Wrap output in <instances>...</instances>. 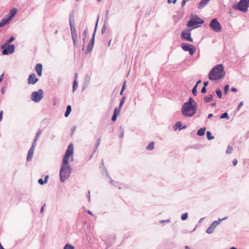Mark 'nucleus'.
<instances>
[{"label": "nucleus", "mask_w": 249, "mask_h": 249, "mask_svg": "<svg viewBox=\"0 0 249 249\" xmlns=\"http://www.w3.org/2000/svg\"><path fill=\"white\" fill-rule=\"evenodd\" d=\"M73 145L72 143L69 145L63 159L62 163L60 169V179L62 182H64L70 176L71 173V168L69 164V158H72Z\"/></svg>", "instance_id": "1"}, {"label": "nucleus", "mask_w": 249, "mask_h": 249, "mask_svg": "<svg viewBox=\"0 0 249 249\" xmlns=\"http://www.w3.org/2000/svg\"><path fill=\"white\" fill-rule=\"evenodd\" d=\"M197 110V103L191 97L189 100L184 103L181 108V112L183 116L191 117L194 116Z\"/></svg>", "instance_id": "2"}, {"label": "nucleus", "mask_w": 249, "mask_h": 249, "mask_svg": "<svg viewBox=\"0 0 249 249\" xmlns=\"http://www.w3.org/2000/svg\"><path fill=\"white\" fill-rule=\"evenodd\" d=\"M225 75V71L222 64H218L214 66L209 73V78L210 80L220 79Z\"/></svg>", "instance_id": "3"}, {"label": "nucleus", "mask_w": 249, "mask_h": 249, "mask_svg": "<svg viewBox=\"0 0 249 249\" xmlns=\"http://www.w3.org/2000/svg\"><path fill=\"white\" fill-rule=\"evenodd\" d=\"M69 22L72 39L74 46L75 47L77 43V36L76 33V30L75 27L74 13L73 11H71L70 14Z\"/></svg>", "instance_id": "4"}, {"label": "nucleus", "mask_w": 249, "mask_h": 249, "mask_svg": "<svg viewBox=\"0 0 249 249\" xmlns=\"http://www.w3.org/2000/svg\"><path fill=\"white\" fill-rule=\"evenodd\" d=\"M204 20L199 18L197 16L195 18H191L187 24V26L195 29L196 27L197 24H202Z\"/></svg>", "instance_id": "5"}, {"label": "nucleus", "mask_w": 249, "mask_h": 249, "mask_svg": "<svg viewBox=\"0 0 249 249\" xmlns=\"http://www.w3.org/2000/svg\"><path fill=\"white\" fill-rule=\"evenodd\" d=\"M209 26L215 32H220L222 27L216 18L213 19L209 24Z\"/></svg>", "instance_id": "6"}, {"label": "nucleus", "mask_w": 249, "mask_h": 249, "mask_svg": "<svg viewBox=\"0 0 249 249\" xmlns=\"http://www.w3.org/2000/svg\"><path fill=\"white\" fill-rule=\"evenodd\" d=\"M98 19H99V17H98L97 21L95 24V27L94 33H93L92 36V38H91V40H90L89 42V43L88 46H87V49L85 52V53L86 54H88L89 53L91 52L92 50V48L93 47V45H94V38H95L96 29H97V27Z\"/></svg>", "instance_id": "7"}, {"label": "nucleus", "mask_w": 249, "mask_h": 249, "mask_svg": "<svg viewBox=\"0 0 249 249\" xmlns=\"http://www.w3.org/2000/svg\"><path fill=\"white\" fill-rule=\"evenodd\" d=\"M182 49L185 52H189V54L193 55L196 52V47L193 44H189L186 43H182L181 44Z\"/></svg>", "instance_id": "8"}, {"label": "nucleus", "mask_w": 249, "mask_h": 249, "mask_svg": "<svg viewBox=\"0 0 249 249\" xmlns=\"http://www.w3.org/2000/svg\"><path fill=\"white\" fill-rule=\"evenodd\" d=\"M43 91L42 89H39L37 91L32 92L31 95L32 100L35 102H38L43 97Z\"/></svg>", "instance_id": "9"}, {"label": "nucleus", "mask_w": 249, "mask_h": 249, "mask_svg": "<svg viewBox=\"0 0 249 249\" xmlns=\"http://www.w3.org/2000/svg\"><path fill=\"white\" fill-rule=\"evenodd\" d=\"M2 49V53L3 55H8L12 54L15 52V45L14 44L8 45L7 46H4L3 44L1 46Z\"/></svg>", "instance_id": "10"}, {"label": "nucleus", "mask_w": 249, "mask_h": 249, "mask_svg": "<svg viewBox=\"0 0 249 249\" xmlns=\"http://www.w3.org/2000/svg\"><path fill=\"white\" fill-rule=\"evenodd\" d=\"M249 5H247L244 3H240V0L237 4H234L232 5V8L234 9L239 10L240 11L246 13L248 10Z\"/></svg>", "instance_id": "11"}, {"label": "nucleus", "mask_w": 249, "mask_h": 249, "mask_svg": "<svg viewBox=\"0 0 249 249\" xmlns=\"http://www.w3.org/2000/svg\"><path fill=\"white\" fill-rule=\"evenodd\" d=\"M191 30H184L181 34V38L182 39L187 40L191 42H193V39L191 37Z\"/></svg>", "instance_id": "12"}, {"label": "nucleus", "mask_w": 249, "mask_h": 249, "mask_svg": "<svg viewBox=\"0 0 249 249\" xmlns=\"http://www.w3.org/2000/svg\"><path fill=\"white\" fill-rule=\"evenodd\" d=\"M38 81V79L36 78V74L34 73L29 75L28 78V84L34 85Z\"/></svg>", "instance_id": "13"}, {"label": "nucleus", "mask_w": 249, "mask_h": 249, "mask_svg": "<svg viewBox=\"0 0 249 249\" xmlns=\"http://www.w3.org/2000/svg\"><path fill=\"white\" fill-rule=\"evenodd\" d=\"M90 80V76L88 74H86L85 78V81L83 85L82 90H84L87 88L89 83Z\"/></svg>", "instance_id": "14"}, {"label": "nucleus", "mask_w": 249, "mask_h": 249, "mask_svg": "<svg viewBox=\"0 0 249 249\" xmlns=\"http://www.w3.org/2000/svg\"><path fill=\"white\" fill-rule=\"evenodd\" d=\"M42 65L40 63H38L36 65L35 67V70L37 72L38 76H41L42 73Z\"/></svg>", "instance_id": "15"}, {"label": "nucleus", "mask_w": 249, "mask_h": 249, "mask_svg": "<svg viewBox=\"0 0 249 249\" xmlns=\"http://www.w3.org/2000/svg\"><path fill=\"white\" fill-rule=\"evenodd\" d=\"M210 0H201L197 5V8L201 9L206 6Z\"/></svg>", "instance_id": "16"}, {"label": "nucleus", "mask_w": 249, "mask_h": 249, "mask_svg": "<svg viewBox=\"0 0 249 249\" xmlns=\"http://www.w3.org/2000/svg\"><path fill=\"white\" fill-rule=\"evenodd\" d=\"M228 218V217H225L223 218H222V219H220L219 218L218 219V220L217 221V220H215L214 221H213L211 224V226L212 227H213L214 229V228L218 225L220 224V222H221L223 220H226Z\"/></svg>", "instance_id": "17"}, {"label": "nucleus", "mask_w": 249, "mask_h": 249, "mask_svg": "<svg viewBox=\"0 0 249 249\" xmlns=\"http://www.w3.org/2000/svg\"><path fill=\"white\" fill-rule=\"evenodd\" d=\"M186 127V126L184 125V126H182V124L181 122H177L175 126H174V130H176L177 128H179V130H180L181 129H183Z\"/></svg>", "instance_id": "18"}, {"label": "nucleus", "mask_w": 249, "mask_h": 249, "mask_svg": "<svg viewBox=\"0 0 249 249\" xmlns=\"http://www.w3.org/2000/svg\"><path fill=\"white\" fill-rule=\"evenodd\" d=\"M34 152V150H33L32 149H30L28 151L27 156V161H30L33 157V155Z\"/></svg>", "instance_id": "19"}, {"label": "nucleus", "mask_w": 249, "mask_h": 249, "mask_svg": "<svg viewBox=\"0 0 249 249\" xmlns=\"http://www.w3.org/2000/svg\"><path fill=\"white\" fill-rule=\"evenodd\" d=\"M101 140V138L100 137V138H99L98 139V140H97V142H96V143H95V144L94 145V149L93 150L91 156L93 155V153H94L96 151L98 147H99V145L100 144Z\"/></svg>", "instance_id": "20"}, {"label": "nucleus", "mask_w": 249, "mask_h": 249, "mask_svg": "<svg viewBox=\"0 0 249 249\" xmlns=\"http://www.w3.org/2000/svg\"><path fill=\"white\" fill-rule=\"evenodd\" d=\"M213 99V95L212 94H209L208 96H205L203 100L205 103H209L212 101Z\"/></svg>", "instance_id": "21"}, {"label": "nucleus", "mask_w": 249, "mask_h": 249, "mask_svg": "<svg viewBox=\"0 0 249 249\" xmlns=\"http://www.w3.org/2000/svg\"><path fill=\"white\" fill-rule=\"evenodd\" d=\"M205 130H206L205 127H202V128L199 129L197 130V135L199 136H203L205 134Z\"/></svg>", "instance_id": "22"}, {"label": "nucleus", "mask_w": 249, "mask_h": 249, "mask_svg": "<svg viewBox=\"0 0 249 249\" xmlns=\"http://www.w3.org/2000/svg\"><path fill=\"white\" fill-rule=\"evenodd\" d=\"M105 168V172L106 173V176L107 178H108L109 179V183L112 184V185H114V180L111 178L110 176H109V174L107 172V169L106 168Z\"/></svg>", "instance_id": "23"}, {"label": "nucleus", "mask_w": 249, "mask_h": 249, "mask_svg": "<svg viewBox=\"0 0 249 249\" xmlns=\"http://www.w3.org/2000/svg\"><path fill=\"white\" fill-rule=\"evenodd\" d=\"M18 12V10L17 8H13L10 11V15L9 16L12 18L15 16L16 13Z\"/></svg>", "instance_id": "24"}, {"label": "nucleus", "mask_w": 249, "mask_h": 249, "mask_svg": "<svg viewBox=\"0 0 249 249\" xmlns=\"http://www.w3.org/2000/svg\"><path fill=\"white\" fill-rule=\"evenodd\" d=\"M71 111V107L70 105H68L67 107V109L65 113V116L66 117H68L69 116Z\"/></svg>", "instance_id": "25"}, {"label": "nucleus", "mask_w": 249, "mask_h": 249, "mask_svg": "<svg viewBox=\"0 0 249 249\" xmlns=\"http://www.w3.org/2000/svg\"><path fill=\"white\" fill-rule=\"evenodd\" d=\"M78 74L77 73H75V78L74 80L73 81V90L74 91L76 89L77 87V76Z\"/></svg>", "instance_id": "26"}, {"label": "nucleus", "mask_w": 249, "mask_h": 249, "mask_svg": "<svg viewBox=\"0 0 249 249\" xmlns=\"http://www.w3.org/2000/svg\"><path fill=\"white\" fill-rule=\"evenodd\" d=\"M154 148V142H149L148 145L146 146V149L148 150H152Z\"/></svg>", "instance_id": "27"}, {"label": "nucleus", "mask_w": 249, "mask_h": 249, "mask_svg": "<svg viewBox=\"0 0 249 249\" xmlns=\"http://www.w3.org/2000/svg\"><path fill=\"white\" fill-rule=\"evenodd\" d=\"M12 18L10 16H5L2 19L6 24H8Z\"/></svg>", "instance_id": "28"}, {"label": "nucleus", "mask_w": 249, "mask_h": 249, "mask_svg": "<svg viewBox=\"0 0 249 249\" xmlns=\"http://www.w3.org/2000/svg\"><path fill=\"white\" fill-rule=\"evenodd\" d=\"M100 168H102L101 173L102 174V175L106 176V173L105 172V168H106V167L104 165L103 160H102V163H101V165Z\"/></svg>", "instance_id": "29"}, {"label": "nucleus", "mask_w": 249, "mask_h": 249, "mask_svg": "<svg viewBox=\"0 0 249 249\" xmlns=\"http://www.w3.org/2000/svg\"><path fill=\"white\" fill-rule=\"evenodd\" d=\"M15 38L14 36H11L4 44V46H7L8 45H10L9 44L14 41Z\"/></svg>", "instance_id": "30"}, {"label": "nucleus", "mask_w": 249, "mask_h": 249, "mask_svg": "<svg viewBox=\"0 0 249 249\" xmlns=\"http://www.w3.org/2000/svg\"><path fill=\"white\" fill-rule=\"evenodd\" d=\"M206 136L208 140H212L214 139V137L212 136L211 132L210 131H207Z\"/></svg>", "instance_id": "31"}, {"label": "nucleus", "mask_w": 249, "mask_h": 249, "mask_svg": "<svg viewBox=\"0 0 249 249\" xmlns=\"http://www.w3.org/2000/svg\"><path fill=\"white\" fill-rule=\"evenodd\" d=\"M216 94L219 99L222 98V93L221 90L219 89H217L215 90Z\"/></svg>", "instance_id": "32"}, {"label": "nucleus", "mask_w": 249, "mask_h": 249, "mask_svg": "<svg viewBox=\"0 0 249 249\" xmlns=\"http://www.w3.org/2000/svg\"><path fill=\"white\" fill-rule=\"evenodd\" d=\"M64 249H74V248L72 245L67 243L65 245Z\"/></svg>", "instance_id": "33"}, {"label": "nucleus", "mask_w": 249, "mask_h": 249, "mask_svg": "<svg viewBox=\"0 0 249 249\" xmlns=\"http://www.w3.org/2000/svg\"><path fill=\"white\" fill-rule=\"evenodd\" d=\"M214 229L210 226L206 230V232L208 234H211L213 232Z\"/></svg>", "instance_id": "34"}, {"label": "nucleus", "mask_w": 249, "mask_h": 249, "mask_svg": "<svg viewBox=\"0 0 249 249\" xmlns=\"http://www.w3.org/2000/svg\"><path fill=\"white\" fill-rule=\"evenodd\" d=\"M125 96H124L122 98L121 100H120V104H119V108H121V107H122L124 101H125Z\"/></svg>", "instance_id": "35"}, {"label": "nucleus", "mask_w": 249, "mask_h": 249, "mask_svg": "<svg viewBox=\"0 0 249 249\" xmlns=\"http://www.w3.org/2000/svg\"><path fill=\"white\" fill-rule=\"evenodd\" d=\"M220 118L221 119H224V118L228 119L229 118L228 114L227 112H224L220 115Z\"/></svg>", "instance_id": "36"}, {"label": "nucleus", "mask_w": 249, "mask_h": 249, "mask_svg": "<svg viewBox=\"0 0 249 249\" xmlns=\"http://www.w3.org/2000/svg\"><path fill=\"white\" fill-rule=\"evenodd\" d=\"M192 93L194 96L197 95V87L196 86H195L192 89Z\"/></svg>", "instance_id": "37"}, {"label": "nucleus", "mask_w": 249, "mask_h": 249, "mask_svg": "<svg viewBox=\"0 0 249 249\" xmlns=\"http://www.w3.org/2000/svg\"><path fill=\"white\" fill-rule=\"evenodd\" d=\"M187 217H188V213H185L181 215V219L182 220L184 221V220H185L186 219H187Z\"/></svg>", "instance_id": "38"}, {"label": "nucleus", "mask_w": 249, "mask_h": 249, "mask_svg": "<svg viewBox=\"0 0 249 249\" xmlns=\"http://www.w3.org/2000/svg\"><path fill=\"white\" fill-rule=\"evenodd\" d=\"M232 150H233L232 147L230 145H228V147H227V149L226 150V153L227 154H231V153Z\"/></svg>", "instance_id": "39"}, {"label": "nucleus", "mask_w": 249, "mask_h": 249, "mask_svg": "<svg viewBox=\"0 0 249 249\" xmlns=\"http://www.w3.org/2000/svg\"><path fill=\"white\" fill-rule=\"evenodd\" d=\"M41 133H42L41 130L40 129H39L36 133L35 139L37 140L38 139L39 137L40 136V135H41Z\"/></svg>", "instance_id": "40"}, {"label": "nucleus", "mask_w": 249, "mask_h": 249, "mask_svg": "<svg viewBox=\"0 0 249 249\" xmlns=\"http://www.w3.org/2000/svg\"><path fill=\"white\" fill-rule=\"evenodd\" d=\"M120 129H121V131L120 132V133L119 134V137L120 138H122L124 137V131L122 128L121 127H120Z\"/></svg>", "instance_id": "41"}, {"label": "nucleus", "mask_w": 249, "mask_h": 249, "mask_svg": "<svg viewBox=\"0 0 249 249\" xmlns=\"http://www.w3.org/2000/svg\"><path fill=\"white\" fill-rule=\"evenodd\" d=\"M37 140L35 139L34 142H33L32 145L30 149H32L33 150H35V148L36 146V142Z\"/></svg>", "instance_id": "42"}, {"label": "nucleus", "mask_w": 249, "mask_h": 249, "mask_svg": "<svg viewBox=\"0 0 249 249\" xmlns=\"http://www.w3.org/2000/svg\"><path fill=\"white\" fill-rule=\"evenodd\" d=\"M229 89V85L228 84L225 85V87H224V94H226L228 93Z\"/></svg>", "instance_id": "43"}, {"label": "nucleus", "mask_w": 249, "mask_h": 249, "mask_svg": "<svg viewBox=\"0 0 249 249\" xmlns=\"http://www.w3.org/2000/svg\"><path fill=\"white\" fill-rule=\"evenodd\" d=\"M107 26L106 24L105 23L102 27V30H101V34H104L106 30Z\"/></svg>", "instance_id": "44"}, {"label": "nucleus", "mask_w": 249, "mask_h": 249, "mask_svg": "<svg viewBox=\"0 0 249 249\" xmlns=\"http://www.w3.org/2000/svg\"><path fill=\"white\" fill-rule=\"evenodd\" d=\"M120 108H118L117 107H116L114 110V112H113V114H115V115H118V114L120 112Z\"/></svg>", "instance_id": "45"}, {"label": "nucleus", "mask_w": 249, "mask_h": 249, "mask_svg": "<svg viewBox=\"0 0 249 249\" xmlns=\"http://www.w3.org/2000/svg\"><path fill=\"white\" fill-rule=\"evenodd\" d=\"M38 183L40 185H44V184L46 183V182H45V181L43 180L42 178H39L38 179Z\"/></svg>", "instance_id": "46"}, {"label": "nucleus", "mask_w": 249, "mask_h": 249, "mask_svg": "<svg viewBox=\"0 0 249 249\" xmlns=\"http://www.w3.org/2000/svg\"><path fill=\"white\" fill-rule=\"evenodd\" d=\"M117 115H115V114H113L112 116V118H111V120L113 121V122H115L116 121V119H117Z\"/></svg>", "instance_id": "47"}, {"label": "nucleus", "mask_w": 249, "mask_h": 249, "mask_svg": "<svg viewBox=\"0 0 249 249\" xmlns=\"http://www.w3.org/2000/svg\"><path fill=\"white\" fill-rule=\"evenodd\" d=\"M243 102L242 101L238 105L237 107V110H239L240 108V107L243 105Z\"/></svg>", "instance_id": "48"}, {"label": "nucleus", "mask_w": 249, "mask_h": 249, "mask_svg": "<svg viewBox=\"0 0 249 249\" xmlns=\"http://www.w3.org/2000/svg\"><path fill=\"white\" fill-rule=\"evenodd\" d=\"M170 221L169 219L167 220H161L159 221L160 223H168Z\"/></svg>", "instance_id": "49"}, {"label": "nucleus", "mask_w": 249, "mask_h": 249, "mask_svg": "<svg viewBox=\"0 0 249 249\" xmlns=\"http://www.w3.org/2000/svg\"><path fill=\"white\" fill-rule=\"evenodd\" d=\"M5 25H6L5 23L4 22V20H2L1 19V20L0 21V28H1L3 26H4Z\"/></svg>", "instance_id": "50"}, {"label": "nucleus", "mask_w": 249, "mask_h": 249, "mask_svg": "<svg viewBox=\"0 0 249 249\" xmlns=\"http://www.w3.org/2000/svg\"><path fill=\"white\" fill-rule=\"evenodd\" d=\"M86 37H84L83 38V41L84 42V45H83L82 46V50H84V47H85V44L86 43Z\"/></svg>", "instance_id": "51"}, {"label": "nucleus", "mask_w": 249, "mask_h": 249, "mask_svg": "<svg viewBox=\"0 0 249 249\" xmlns=\"http://www.w3.org/2000/svg\"><path fill=\"white\" fill-rule=\"evenodd\" d=\"M201 92L202 93H205L206 92V88L205 87H203L201 90Z\"/></svg>", "instance_id": "52"}, {"label": "nucleus", "mask_w": 249, "mask_h": 249, "mask_svg": "<svg viewBox=\"0 0 249 249\" xmlns=\"http://www.w3.org/2000/svg\"><path fill=\"white\" fill-rule=\"evenodd\" d=\"M232 163L234 166H236L237 164V160L235 159L232 161Z\"/></svg>", "instance_id": "53"}, {"label": "nucleus", "mask_w": 249, "mask_h": 249, "mask_svg": "<svg viewBox=\"0 0 249 249\" xmlns=\"http://www.w3.org/2000/svg\"><path fill=\"white\" fill-rule=\"evenodd\" d=\"M177 0H167V2L168 3H171V2H173L174 4H175L177 2Z\"/></svg>", "instance_id": "54"}, {"label": "nucleus", "mask_w": 249, "mask_h": 249, "mask_svg": "<svg viewBox=\"0 0 249 249\" xmlns=\"http://www.w3.org/2000/svg\"><path fill=\"white\" fill-rule=\"evenodd\" d=\"M186 3V1L185 0H182L181 3V6L183 7L185 5Z\"/></svg>", "instance_id": "55"}, {"label": "nucleus", "mask_w": 249, "mask_h": 249, "mask_svg": "<svg viewBox=\"0 0 249 249\" xmlns=\"http://www.w3.org/2000/svg\"><path fill=\"white\" fill-rule=\"evenodd\" d=\"M49 178V175H46L45 178L44 180L45 181V182L47 183L48 181V179Z\"/></svg>", "instance_id": "56"}, {"label": "nucleus", "mask_w": 249, "mask_h": 249, "mask_svg": "<svg viewBox=\"0 0 249 249\" xmlns=\"http://www.w3.org/2000/svg\"><path fill=\"white\" fill-rule=\"evenodd\" d=\"M108 14H109V12L108 10H107L106 12V15H105L107 20V19H108Z\"/></svg>", "instance_id": "57"}, {"label": "nucleus", "mask_w": 249, "mask_h": 249, "mask_svg": "<svg viewBox=\"0 0 249 249\" xmlns=\"http://www.w3.org/2000/svg\"><path fill=\"white\" fill-rule=\"evenodd\" d=\"M87 33H88V30L87 29L85 30L83 32V35H84V37H86Z\"/></svg>", "instance_id": "58"}, {"label": "nucleus", "mask_w": 249, "mask_h": 249, "mask_svg": "<svg viewBox=\"0 0 249 249\" xmlns=\"http://www.w3.org/2000/svg\"><path fill=\"white\" fill-rule=\"evenodd\" d=\"M231 91H233V92H236L237 91V89L236 88H234V87H232L231 89Z\"/></svg>", "instance_id": "59"}, {"label": "nucleus", "mask_w": 249, "mask_h": 249, "mask_svg": "<svg viewBox=\"0 0 249 249\" xmlns=\"http://www.w3.org/2000/svg\"><path fill=\"white\" fill-rule=\"evenodd\" d=\"M203 84H204V87H206L209 84V82L205 81V82H204Z\"/></svg>", "instance_id": "60"}, {"label": "nucleus", "mask_w": 249, "mask_h": 249, "mask_svg": "<svg viewBox=\"0 0 249 249\" xmlns=\"http://www.w3.org/2000/svg\"><path fill=\"white\" fill-rule=\"evenodd\" d=\"M2 111L1 110L0 111V122L1 121V120L2 119Z\"/></svg>", "instance_id": "61"}, {"label": "nucleus", "mask_w": 249, "mask_h": 249, "mask_svg": "<svg viewBox=\"0 0 249 249\" xmlns=\"http://www.w3.org/2000/svg\"><path fill=\"white\" fill-rule=\"evenodd\" d=\"M3 78V73L0 75V83L1 82Z\"/></svg>", "instance_id": "62"}, {"label": "nucleus", "mask_w": 249, "mask_h": 249, "mask_svg": "<svg viewBox=\"0 0 249 249\" xmlns=\"http://www.w3.org/2000/svg\"><path fill=\"white\" fill-rule=\"evenodd\" d=\"M45 206V204L43 205V206H42L41 210H40V213H42L44 211V207Z\"/></svg>", "instance_id": "63"}, {"label": "nucleus", "mask_w": 249, "mask_h": 249, "mask_svg": "<svg viewBox=\"0 0 249 249\" xmlns=\"http://www.w3.org/2000/svg\"><path fill=\"white\" fill-rule=\"evenodd\" d=\"M87 213H89V214H90V215H91L93 216V214H92V212H91V211H90V210H88Z\"/></svg>", "instance_id": "64"}]
</instances>
